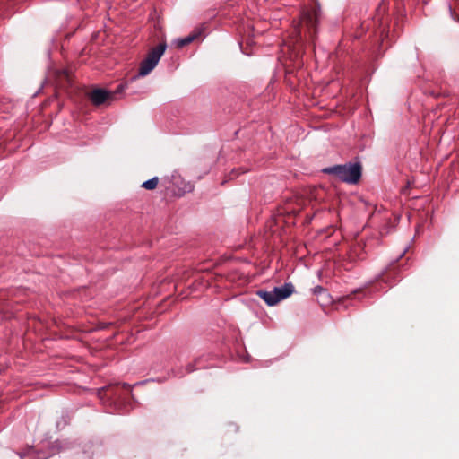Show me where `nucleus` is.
I'll return each instance as SVG.
<instances>
[{
  "label": "nucleus",
  "instance_id": "obj_11",
  "mask_svg": "<svg viewBox=\"0 0 459 459\" xmlns=\"http://www.w3.org/2000/svg\"><path fill=\"white\" fill-rule=\"evenodd\" d=\"M393 270H394V271H395V270H396V268L394 267V264H392V265L387 269V271L385 272V273L384 277H385V278H388L389 274H391V273H392V271H393Z\"/></svg>",
  "mask_w": 459,
  "mask_h": 459
},
{
  "label": "nucleus",
  "instance_id": "obj_19",
  "mask_svg": "<svg viewBox=\"0 0 459 459\" xmlns=\"http://www.w3.org/2000/svg\"><path fill=\"white\" fill-rule=\"evenodd\" d=\"M3 2H4V0H0V5L2 4Z\"/></svg>",
  "mask_w": 459,
  "mask_h": 459
},
{
  "label": "nucleus",
  "instance_id": "obj_4",
  "mask_svg": "<svg viewBox=\"0 0 459 459\" xmlns=\"http://www.w3.org/2000/svg\"><path fill=\"white\" fill-rule=\"evenodd\" d=\"M166 48V42H161L157 47L152 48L146 57L141 62L137 76H145L149 74L158 65Z\"/></svg>",
  "mask_w": 459,
  "mask_h": 459
},
{
  "label": "nucleus",
  "instance_id": "obj_9",
  "mask_svg": "<svg viewBox=\"0 0 459 459\" xmlns=\"http://www.w3.org/2000/svg\"><path fill=\"white\" fill-rule=\"evenodd\" d=\"M158 183H159V178L158 177H154L149 180H146L144 181L143 184H142V187L147 189V190H153L156 188V186H158Z\"/></svg>",
  "mask_w": 459,
  "mask_h": 459
},
{
  "label": "nucleus",
  "instance_id": "obj_3",
  "mask_svg": "<svg viewBox=\"0 0 459 459\" xmlns=\"http://www.w3.org/2000/svg\"><path fill=\"white\" fill-rule=\"evenodd\" d=\"M294 291V287L291 283H285L281 287H275L271 291L258 290L256 294L268 305L274 306L280 301L290 297Z\"/></svg>",
  "mask_w": 459,
  "mask_h": 459
},
{
  "label": "nucleus",
  "instance_id": "obj_2",
  "mask_svg": "<svg viewBox=\"0 0 459 459\" xmlns=\"http://www.w3.org/2000/svg\"><path fill=\"white\" fill-rule=\"evenodd\" d=\"M361 165L356 162L325 168L322 171L325 174L334 175L342 182L356 184L361 178Z\"/></svg>",
  "mask_w": 459,
  "mask_h": 459
},
{
  "label": "nucleus",
  "instance_id": "obj_16",
  "mask_svg": "<svg viewBox=\"0 0 459 459\" xmlns=\"http://www.w3.org/2000/svg\"><path fill=\"white\" fill-rule=\"evenodd\" d=\"M123 387L129 389L130 385L128 384L124 383L123 384Z\"/></svg>",
  "mask_w": 459,
  "mask_h": 459
},
{
  "label": "nucleus",
  "instance_id": "obj_12",
  "mask_svg": "<svg viewBox=\"0 0 459 459\" xmlns=\"http://www.w3.org/2000/svg\"><path fill=\"white\" fill-rule=\"evenodd\" d=\"M239 175L238 169H233L230 174V179H233Z\"/></svg>",
  "mask_w": 459,
  "mask_h": 459
},
{
  "label": "nucleus",
  "instance_id": "obj_10",
  "mask_svg": "<svg viewBox=\"0 0 459 459\" xmlns=\"http://www.w3.org/2000/svg\"><path fill=\"white\" fill-rule=\"evenodd\" d=\"M195 369H196V368H195L194 363H189L186 366V373H191V372L195 371Z\"/></svg>",
  "mask_w": 459,
  "mask_h": 459
},
{
  "label": "nucleus",
  "instance_id": "obj_15",
  "mask_svg": "<svg viewBox=\"0 0 459 459\" xmlns=\"http://www.w3.org/2000/svg\"><path fill=\"white\" fill-rule=\"evenodd\" d=\"M357 256H358V259H359V260H363L365 258V255H363L362 254H358Z\"/></svg>",
  "mask_w": 459,
  "mask_h": 459
},
{
  "label": "nucleus",
  "instance_id": "obj_5",
  "mask_svg": "<svg viewBox=\"0 0 459 459\" xmlns=\"http://www.w3.org/2000/svg\"><path fill=\"white\" fill-rule=\"evenodd\" d=\"M111 97V92L104 89H95L90 94V100L95 106H100L103 104Z\"/></svg>",
  "mask_w": 459,
  "mask_h": 459
},
{
  "label": "nucleus",
  "instance_id": "obj_17",
  "mask_svg": "<svg viewBox=\"0 0 459 459\" xmlns=\"http://www.w3.org/2000/svg\"><path fill=\"white\" fill-rule=\"evenodd\" d=\"M176 376H178V377H183L184 374H179V373H177Z\"/></svg>",
  "mask_w": 459,
  "mask_h": 459
},
{
  "label": "nucleus",
  "instance_id": "obj_8",
  "mask_svg": "<svg viewBox=\"0 0 459 459\" xmlns=\"http://www.w3.org/2000/svg\"><path fill=\"white\" fill-rule=\"evenodd\" d=\"M290 39L289 40H285L284 41V46L289 49V50H291V51H299V47L301 46L302 44V41H299L298 43L295 42V35L291 32L290 34ZM299 52H297L296 53V56H299Z\"/></svg>",
  "mask_w": 459,
  "mask_h": 459
},
{
  "label": "nucleus",
  "instance_id": "obj_6",
  "mask_svg": "<svg viewBox=\"0 0 459 459\" xmlns=\"http://www.w3.org/2000/svg\"><path fill=\"white\" fill-rule=\"evenodd\" d=\"M198 36H199V33L194 32L185 38L177 39L174 41V44L176 45L177 48H184L185 46L192 43Z\"/></svg>",
  "mask_w": 459,
  "mask_h": 459
},
{
  "label": "nucleus",
  "instance_id": "obj_18",
  "mask_svg": "<svg viewBox=\"0 0 459 459\" xmlns=\"http://www.w3.org/2000/svg\"><path fill=\"white\" fill-rule=\"evenodd\" d=\"M199 360H200V359H196L195 360V364L198 363V362H199Z\"/></svg>",
  "mask_w": 459,
  "mask_h": 459
},
{
  "label": "nucleus",
  "instance_id": "obj_7",
  "mask_svg": "<svg viewBox=\"0 0 459 459\" xmlns=\"http://www.w3.org/2000/svg\"><path fill=\"white\" fill-rule=\"evenodd\" d=\"M290 39L289 40H285L284 41V46L289 49V50H291V51H299V47L301 46L302 44V41H299L298 43L295 42V35L291 32L290 34ZM299 52H297L296 53V56H299Z\"/></svg>",
  "mask_w": 459,
  "mask_h": 459
},
{
  "label": "nucleus",
  "instance_id": "obj_14",
  "mask_svg": "<svg viewBox=\"0 0 459 459\" xmlns=\"http://www.w3.org/2000/svg\"><path fill=\"white\" fill-rule=\"evenodd\" d=\"M323 290H324V288H323V287H321V286H316V287H315V288H314V290H313V291H314V293H315V294H318V293H320V292H321V291H323Z\"/></svg>",
  "mask_w": 459,
  "mask_h": 459
},
{
  "label": "nucleus",
  "instance_id": "obj_1",
  "mask_svg": "<svg viewBox=\"0 0 459 459\" xmlns=\"http://www.w3.org/2000/svg\"><path fill=\"white\" fill-rule=\"evenodd\" d=\"M318 22L319 11L316 9L304 11L299 21L292 29V33L295 35V42L298 43L305 39H314L317 32Z\"/></svg>",
  "mask_w": 459,
  "mask_h": 459
},
{
  "label": "nucleus",
  "instance_id": "obj_13",
  "mask_svg": "<svg viewBox=\"0 0 459 459\" xmlns=\"http://www.w3.org/2000/svg\"><path fill=\"white\" fill-rule=\"evenodd\" d=\"M361 249H362V248H361V247H360L359 245H358V246L354 247L352 248L351 252V257H352V256H353V254H356V255H357V251H358V250H361Z\"/></svg>",
  "mask_w": 459,
  "mask_h": 459
}]
</instances>
